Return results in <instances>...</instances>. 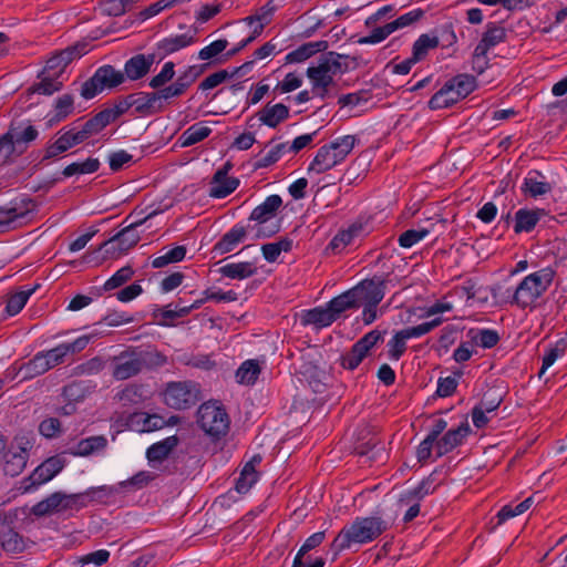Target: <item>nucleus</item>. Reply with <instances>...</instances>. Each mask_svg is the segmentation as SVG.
I'll return each instance as SVG.
<instances>
[{"label": "nucleus", "mask_w": 567, "mask_h": 567, "mask_svg": "<svg viewBox=\"0 0 567 567\" xmlns=\"http://www.w3.org/2000/svg\"><path fill=\"white\" fill-rule=\"evenodd\" d=\"M167 358L156 349L130 346L110 358L111 375L117 381H125L145 370L163 367Z\"/></svg>", "instance_id": "obj_1"}, {"label": "nucleus", "mask_w": 567, "mask_h": 567, "mask_svg": "<svg viewBox=\"0 0 567 567\" xmlns=\"http://www.w3.org/2000/svg\"><path fill=\"white\" fill-rule=\"evenodd\" d=\"M390 527V524L381 516L372 515L355 517L350 524L344 525L330 544L333 559L352 546L365 545L375 540Z\"/></svg>", "instance_id": "obj_2"}, {"label": "nucleus", "mask_w": 567, "mask_h": 567, "mask_svg": "<svg viewBox=\"0 0 567 567\" xmlns=\"http://www.w3.org/2000/svg\"><path fill=\"white\" fill-rule=\"evenodd\" d=\"M556 276L553 267H544L523 278L513 290H507L505 302L517 306L519 309H533L538 299L548 290Z\"/></svg>", "instance_id": "obj_3"}, {"label": "nucleus", "mask_w": 567, "mask_h": 567, "mask_svg": "<svg viewBox=\"0 0 567 567\" xmlns=\"http://www.w3.org/2000/svg\"><path fill=\"white\" fill-rule=\"evenodd\" d=\"M386 280L382 277L374 276L361 280L350 290L355 306L362 310V321L369 326L378 319V306L385 296Z\"/></svg>", "instance_id": "obj_4"}, {"label": "nucleus", "mask_w": 567, "mask_h": 567, "mask_svg": "<svg viewBox=\"0 0 567 567\" xmlns=\"http://www.w3.org/2000/svg\"><path fill=\"white\" fill-rule=\"evenodd\" d=\"M282 206V198L277 195H270L256 206L250 216L248 227L254 233L255 239H265L278 234L281 229V220L277 218V213Z\"/></svg>", "instance_id": "obj_5"}, {"label": "nucleus", "mask_w": 567, "mask_h": 567, "mask_svg": "<svg viewBox=\"0 0 567 567\" xmlns=\"http://www.w3.org/2000/svg\"><path fill=\"white\" fill-rule=\"evenodd\" d=\"M358 138L355 135H344L337 137L329 144L322 145L318 151L308 171L316 174H322L339 165L352 152Z\"/></svg>", "instance_id": "obj_6"}, {"label": "nucleus", "mask_w": 567, "mask_h": 567, "mask_svg": "<svg viewBox=\"0 0 567 567\" xmlns=\"http://www.w3.org/2000/svg\"><path fill=\"white\" fill-rule=\"evenodd\" d=\"M200 390L193 381L168 382L163 392L165 404L174 410H187L197 404Z\"/></svg>", "instance_id": "obj_7"}, {"label": "nucleus", "mask_w": 567, "mask_h": 567, "mask_svg": "<svg viewBox=\"0 0 567 567\" xmlns=\"http://www.w3.org/2000/svg\"><path fill=\"white\" fill-rule=\"evenodd\" d=\"M124 73L113 65L104 64L97 68L94 74L87 79L81 87V96L91 100L104 90H112L123 84Z\"/></svg>", "instance_id": "obj_8"}, {"label": "nucleus", "mask_w": 567, "mask_h": 567, "mask_svg": "<svg viewBox=\"0 0 567 567\" xmlns=\"http://www.w3.org/2000/svg\"><path fill=\"white\" fill-rule=\"evenodd\" d=\"M199 427L213 439H219L227 434L229 430V416L221 405L216 403H203L198 411Z\"/></svg>", "instance_id": "obj_9"}, {"label": "nucleus", "mask_w": 567, "mask_h": 567, "mask_svg": "<svg viewBox=\"0 0 567 567\" xmlns=\"http://www.w3.org/2000/svg\"><path fill=\"white\" fill-rule=\"evenodd\" d=\"M442 322L443 319L441 317H436L417 326L396 331L386 343L389 359L392 361H399L406 351V341L409 339L420 338L441 326Z\"/></svg>", "instance_id": "obj_10"}, {"label": "nucleus", "mask_w": 567, "mask_h": 567, "mask_svg": "<svg viewBox=\"0 0 567 567\" xmlns=\"http://www.w3.org/2000/svg\"><path fill=\"white\" fill-rule=\"evenodd\" d=\"M101 336V331L93 329L91 332L82 334L71 342H62L52 349L42 350L49 370L63 364L66 361L68 355L80 353L91 341L100 338Z\"/></svg>", "instance_id": "obj_11"}, {"label": "nucleus", "mask_w": 567, "mask_h": 567, "mask_svg": "<svg viewBox=\"0 0 567 567\" xmlns=\"http://www.w3.org/2000/svg\"><path fill=\"white\" fill-rule=\"evenodd\" d=\"M83 142L78 126L63 127L55 134L53 141L48 142L42 162L55 158Z\"/></svg>", "instance_id": "obj_12"}, {"label": "nucleus", "mask_w": 567, "mask_h": 567, "mask_svg": "<svg viewBox=\"0 0 567 567\" xmlns=\"http://www.w3.org/2000/svg\"><path fill=\"white\" fill-rule=\"evenodd\" d=\"M32 446V442L24 436L14 440V444L4 454L3 470L7 475L14 477L24 470Z\"/></svg>", "instance_id": "obj_13"}, {"label": "nucleus", "mask_w": 567, "mask_h": 567, "mask_svg": "<svg viewBox=\"0 0 567 567\" xmlns=\"http://www.w3.org/2000/svg\"><path fill=\"white\" fill-rule=\"evenodd\" d=\"M64 465V460L60 456L47 458L24 480V492H32L40 485L48 483L63 470Z\"/></svg>", "instance_id": "obj_14"}, {"label": "nucleus", "mask_w": 567, "mask_h": 567, "mask_svg": "<svg viewBox=\"0 0 567 567\" xmlns=\"http://www.w3.org/2000/svg\"><path fill=\"white\" fill-rule=\"evenodd\" d=\"M289 117V107L282 103H267L254 116L247 120V126L255 128L260 125H266L270 128H276L280 123Z\"/></svg>", "instance_id": "obj_15"}, {"label": "nucleus", "mask_w": 567, "mask_h": 567, "mask_svg": "<svg viewBox=\"0 0 567 567\" xmlns=\"http://www.w3.org/2000/svg\"><path fill=\"white\" fill-rule=\"evenodd\" d=\"M197 32L195 30H189L185 33L181 34H171L162 40H159L153 50V54L156 58L157 62H161L166 56L176 53L196 41Z\"/></svg>", "instance_id": "obj_16"}, {"label": "nucleus", "mask_w": 567, "mask_h": 567, "mask_svg": "<svg viewBox=\"0 0 567 567\" xmlns=\"http://www.w3.org/2000/svg\"><path fill=\"white\" fill-rule=\"evenodd\" d=\"M86 53V44H75L56 52L48 59L42 72L51 75L63 76L66 66L75 59H80Z\"/></svg>", "instance_id": "obj_17"}, {"label": "nucleus", "mask_w": 567, "mask_h": 567, "mask_svg": "<svg viewBox=\"0 0 567 567\" xmlns=\"http://www.w3.org/2000/svg\"><path fill=\"white\" fill-rule=\"evenodd\" d=\"M231 164L227 162L216 171L209 183V196L213 198H225L237 189L239 179L228 175Z\"/></svg>", "instance_id": "obj_18"}, {"label": "nucleus", "mask_w": 567, "mask_h": 567, "mask_svg": "<svg viewBox=\"0 0 567 567\" xmlns=\"http://www.w3.org/2000/svg\"><path fill=\"white\" fill-rule=\"evenodd\" d=\"M471 433L468 422L463 421L456 429L446 431L441 439L436 442V457H442L452 452L457 446L462 445L465 439Z\"/></svg>", "instance_id": "obj_19"}, {"label": "nucleus", "mask_w": 567, "mask_h": 567, "mask_svg": "<svg viewBox=\"0 0 567 567\" xmlns=\"http://www.w3.org/2000/svg\"><path fill=\"white\" fill-rule=\"evenodd\" d=\"M157 62L153 52L150 54H135L130 58L125 64L124 70V80L128 79L131 81H137L143 79L152 69L153 64Z\"/></svg>", "instance_id": "obj_20"}, {"label": "nucleus", "mask_w": 567, "mask_h": 567, "mask_svg": "<svg viewBox=\"0 0 567 567\" xmlns=\"http://www.w3.org/2000/svg\"><path fill=\"white\" fill-rule=\"evenodd\" d=\"M49 371L47 360L42 351H39L28 362L21 364L18 369L10 368L6 371L7 378L13 380L17 374L22 373L23 380H31Z\"/></svg>", "instance_id": "obj_21"}, {"label": "nucleus", "mask_w": 567, "mask_h": 567, "mask_svg": "<svg viewBox=\"0 0 567 567\" xmlns=\"http://www.w3.org/2000/svg\"><path fill=\"white\" fill-rule=\"evenodd\" d=\"M248 233H252L247 226L236 224L214 245L213 251L218 255H225L233 251L240 243H243Z\"/></svg>", "instance_id": "obj_22"}, {"label": "nucleus", "mask_w": 567, "mask_h": 567, "mask_svg": "<svg viewBox=\"0 0 567 567\" xmlns=\"http://www.w3.org/2000/svg\"><path fill=\"white\" fill-rule=\"evenodd\" d=\"M6 134L9 135V138L14 143L17 155L19 156L28 150L30 143L38 138L39 131L31 124L24 127H22V125H11Z\"/></svg>", "instance_id": "obj_23"}, {"label": "nucleus", "mask_w": 567, "mask_h": 567, "mask_svg": "<svg viewBox=\"0 0 567 567\" xmlns=\"http://www.w3.org/2000/svg\"><path fill=\"white\" fill-rule=\"evenodd\" d=\"M130 95L132 107L137 114L154 115L164 109V105L158 104L155 92H137Z\"/></svg>", "instance_id": "obj_24"}, {"label": "nucleus", "mask_w": 567, "mask_h": 567, "mask_svg": "<svg viewBox=\"0 0 567 567\" xmlns=\"http://www.w3.org/2000/svg\"><path fill=\"white\" fill-rule=\"evenodd\" d=\"M546 215L542 208L528 209L520 208L515 213L514 231L516 234L530 233L538 221Z\"/></svg>", "instance_id": "obj_25"}, {"label": "nucleus", "mask_w": 567, "mask_h": 567, "mask_svg": "<svg viewBox=\"0 0 567 567\" xmlns=\"http://www.w3.org/2000/svg\"><path fill=\"white\" fill-rule=\"evenodd\" d=\"M553 186L546 181V176L539 171H530L524 178L522 190L533 198H537L550 193Z\"/></svg>", "instance_id": "obj_26"}, {"label": "nucleus", "mask_w": 567, "mask_h": 567, "mask_svg": "<svg viewBox=\"0 0 567 567\" xmlns=\"http://www.w3.org/2000/svg\"><path fill=\"white\" fill-rule=\"evenodd\" d=\"M329 47L328 41L326 40H319V41H311L301 44L297 49L289 52L285 60L286 63H301L306 60L310 59L317 53L324 52Z\"/></svg>", "instance_id": "obj_27"}, {"label": "nucleus", "mask_w": 567, "mask_h": 567, "mask_svg": "<svg viewBox=\"0 0 567 567\" xmlns=\"http://www.w3.org/2000/svg\"><path fill=\"white\" fill-rule=\"evenodd\" d=\"M507 32L504 27L496 22H488L485 25V30L482 33L480 42L476 44L477 48L488 52L498 44L506 41Z\"/></svg>", "instance_id": "obj_28"}, {"label": "nucleus", "mask_w": 567, "mask_h": 567, "mask_svg": "<svg viewBox=\"0 0 567 567\" xmlns=\"http://www.w3.org/2000/svg\"><path fill=\"white\" fill-rule=\"evenodd\" d=\"M333 322L334 319L327 305L306 310L301 316V323L303 326H312L317 330L327 328Z\"/></svg>", "instance_id": "obj_29"}, {"label": "nucleus", "mask_w": 567, "mask_h": 567, "mask_svg": "<svg viewBox=\"0 0 567 567\" xmlns=\"http://www.w3.org/2000/svg\"><path fill=\"white\" fill-rule=\"evenodd\" d=\"M349 55L329 51L320 55L318 63L334 78L338 74H343L349 71Z\"/></svg>", "instance_id": "obj_30"}, {"label": "nucleus", "mask_w": 567, "mask_h": 567, "mask_svg": "<svg viewBox=\"0 0 567 567\" xmlns=\"http://www.w3.org/2000/svg\"><path fill=\"white\" fill-rule=\"evenodd\" d=\"M178 437L176 435H172L159 442L152 444L146 450V458L148 460L150 463L163 462L178 445Z\"/></svg>", "instance_id": "obj_31"}, {"label": "nucleus", "mask_w": 567, "mask_h": 567, "mask_svg": "<svg viewBox=\"0 0 567 567\" xmlns=\"http://www.w3.org/2000/svg\"><path fill=\"white\" fill-rule=\"evenodd\" d=\"M261 373V365L257 359L244 361L236 370L235 378L239 384L254 385Z\"/></svg>", "instance_id": "obj_32"}, {"label": "nucleus", "mask_w": 567, "mask_h": 567, "mask_svg": "<svg viewBox=\"0 0 567 567\" xmlns=\"http://www.w3.org/2000/svg\"><path fill=\"white\" fill-rule=\"evenodd\" d=\"M151 216L152 215H148L144 219L134 221V223L130 224L127 227L123 228L117 234H115V237H116V239L118 241V245H120V248H118L120 252H126L127 254V251L131 248H133L135 245H137V243L140 241L141 237L136 233V228L138 226H141L142 224H144Z\"/></svg>", "instance_id": "obj_33"}, {"label": "nucleus", "mask_w": 567, "mask_h": 567, "mask_svg": "<svg viewBox=\"0 0 567 567\" xmlns=\"http://www.w3.org/2000/svg\"><path fill=\"white\" fill-rule=\"evenodd\" d=\"M219 272L226 278L243 280L254 276L257 267L251 261L231 262L220 267Z\"/></svg>", "instance_id": "obj_34"}, {"label": "nucleus", "mask_w": 567, "mask_h": 567, "mask_svg": "<svg viewBox=\"0 0 567 567\" xmlns=\"http://www.w3.org/2000/svg\"><path fill=\"white\" fill-rule=\"evenodd\" d=\"M107 445V440L103 435L90 436L81 440L72 449L71 454L74 456H89L95 452L103 451Z\"/></svg>", "instance_id": "obj_35"}, {"label": "nucleus", "mask_w": 567, "mask_h": 567, "mask_svg": "<svg viewBox=\"0 0 567 567\" xmlns=\"http://www.w3.org/2000/svg\"><path fill=\"white\" fill-rule=\"evenodd\" d=\"M327 306L334 321L342 318L347 311L358 309L350 290L332 298Z\"/></svg>", "instance_id": "obj_36"}, {"label": "nucleus", "mask_w": 567, "mask_h": 567, "mask_svg": "<svg viewBox=\"0 0 567 567\" xmlns=\"http://www.w3.org/2000/svg\"><path fill=\"white\" fill-rule=\"evenodd\" d=\"M212 133V128L205 125L204 122H198L186 128L179 136V142L183 147L195 145Z\"/></svg>", "instance_id": "obj_37"}, {"label": "nucleus", "mask_w": 567, "mask_h": 567, "mask_svg": "<svg viewBox=\"0 0 567 567\" xmlns=\"http://www.w3.org/2000/svg\"><path fill=\"white\" fill-rule=\"evenodd\" d=\"M38 78L40 81L32 85L33 93L52 95L63 87L64 80L58 75H51L41 71Z\"/></svg>", "instance_id": "obj_38"}, {"label": "nucleus", "mask_w": 567, "mask_h": 567, "mask_svg": "<svg viewBox=\"0 0 567 567\" xmlns=\"http://www.w3.org/2000/svg\"><path fill=\"white\" fill-rule=\"evenodd\" d=\"M454 89L446 81L445 84L430 99L431 110H441L456 104L461 99L455 97Z\"/></svg>", "instance_id": "obj_39"}, {"label": "nucleus", "mask_w": 567, "mask_h": 567, "mask_svg": "<svg viewBox=\"0 0 567 567\" xmlns=\"http://www.w3.org/2000/svg\"><path fill=\"white\" fill-rule=\"evenodd\" d=\"M0 543L7 553L18 554L24 549L23 538L9 526H2L0 529Z\"/></svg>", "instance_id": "obj_40"}, {"label": "nucleus", "mask_w": 567, "mask_h": 567, "mask_svg": "<svg viewBox=\"0 0 567 567\" xmlns=\"http://www.w3.org/2000/svg\"><path fill=\"white\" fill-rule=\"evenodd\" d=\"M447 82L454 89L455 97L461 100L468 96L476 87L475 76L467 73L457 74Z\"/></svg>", "instance_id": "obj_41"}, {"label": "nucleus", "mask_w": 567, "mask_h": 567, "mask_svg": "<svg viewBox=\"0 0 567 567\" xmlns=\"http://www.w3.org/2000/svg\"><path fill=\"white\" fill-rule=\"evenodd\" d=\"M293 241L289 237H282L276 243H268L261 246L264 258L268 262H275L281 252H289L292 249Z\"/></svg>", "instance_id": "obj_42"}, {"label": "nucleus", "mask_w": 567, "mask_h": 567, "mask_svg": "<svg viewBox=\"0 0 567 567\" xmlns=\"http://www.w3.org/2000/svg\"><path fill=\"white\" fill-rule=\"evenodd\" d=\"M38 287L39 285H35L9 296L4 308L6 313L10 317L18 315L23 309L29 298L35 292Z\"/></svg>", "instance_id": "obj_43"}, {"label": "nucleus", "mask_w": 567, "mask_h": 567, "mask_svg": "<svg viewBox=\"0 0 567 567\" xmlns=\"http://www.w3.org/2000/svg\"><path fill=\"white\" fill-rule=\"evenodd\" d=\"M100 166L99 158L89 157L84 162L69 164L62 171V175L68 178L74 175L93 174L100 169Z\"/></svg>", "instance_id": "obj_44"}, {"label": "nucleus", "mask_w": 567, "mask_h": 567, "mask_svg": "<svg viewBox=\"0 0 567 567\" xmlns=\"http://www.w3.org/2000/svg\"><path fill=\"white\" fill-rule=\"evenodd\" d=\"M28 213V208L17 204L9 207H0V231L9 229L17 220L25 218Z\"/></svg>", "instance_id": "obj_45"}, {"label": "nucleus", "mask_w": 567, "mask_h": 567, "mask_svg": "<svg viewBox=\"0 0 567 567\" xmlns=\"http://www.w3.org/2000/svg\"><path fill=\"white\" fill-rule=\"evenodd\" d=\"M440 45L437 37H431L426 33L421 34L412 47V55L414 60L419 62L424 60L430 50L436 49Z\"/></svg>", "instance_id": "obj_46"}, {"label": "nucleus", "mask_w": 567, "mask_h": 567, "mask_svg": "<svg viewBox=\"0 0 567 567\" xmlns=\"http://www.w3.org/2000/svg\"><path fill=\"white\" fill-rule=\"evenodd\" d=\"M110 123L106 121L105 116L102 112H99L93 117L87 120L81 126H78V131L82 136L83 141H86L91 136L99 134L103 131Z\"/></svg>", "instance_id": "obj_47"}, {"label": "nucleus", "mask_w": 567, "mask_h": 567, "mask_svg": "<svg viewBox=\"0 0 567 567\" xmlns=\"http://www.w3.org/2000/svg\"><path fill=\"white\" fill-rule=\"evenodd\" d=\"M60 492L52 493L47 498L33 505L31 513L38 517H43L53 513H60Z\"/></svg>", "instance_id": "obj_48"}, {"label": "nucleus", "mask_w": 567, "mask_h": 567, "mask_svg": "<svg viewBox=\"0 0 567 567\" xmlns=\"http://www.w3.org/2000/svg\"><path fill=\"white\" fill-rule=\"evenodd\" d=\"M566 351L567 338H560L548 349H546L545 354L543 357L539 374H543L547 369H549L556 362L557 359L561 358L565 354Z\"/></svg>", "instance_id": "obj_49"}, {"label": "nucleus", "mask_w": 567, "mask_h": 567, "mask_svg": "<svg viewBox=\"0 0 567 567\" xmlns=\"http://www.w3.org/2000/svg\"><path fill=\"white\" fill-rule=\"evenodd\" d=\"M306 74L310 80L312 89H323V86H331L333 84V76L319 63H317V65H310Z\"/></svg>", "instance_id": "obj_50"}, {"label": "nucleus", "mask_w": 567, "mask_h": 567, "mask_svg": "<svg viewBox=\"0 0 567 567\" xmlns=\"http://www.w3.org/2000/svg\"><path fill=\"white\" fill-rule=\"evenodd\" d=\"M144 386L141 384H127L117 394L116 399L123 405H135L144 401Z\"/></svg>", "instance_id": "obj_51"}, {"label": "nucleus", "mask_w": 567, "mask_h": 567, "mask_svg": "<svg viewBox=\"0 0 567 567\" xmlns=\"http://www.w3.org/2000/svg\"><path fill=\"white\" fill-rule=\"evenodd\" d=\"M116 493V489L112 486L102 485L95 487H89L84 492H82L83 496H85L86 506L93 503L104 504L107 502L110 497H112Z\"/></svg>", "instance_id": "obj_52"}, {"label": "nucleus", "mask_w": 567, "mask_h": 567, "mask_svg": "<svg viewBox=\"0 0 567 567\" xmlns=\"http://www.w3.org/2000/svg\"><path fill=\"white\" fill-rule=\"evenodd\" d=\"M187 249L185 246L179 245L171 248L165 254L155 257L152 260L153 268H163L169 264H175L182 261L186 256Z\"/></svg>", "instance_id": "obj_53"}, {"label": "nucleus", "mask_w": 567, "mask_h": 567, "mask_svg": "<svg viewBox=\"0 0 567 567\" xmlns=\"http://www.w3.org/2000/svg\"><path fill=\"white\" fill-rule=\"evenodd\" d=\"M133 422L142 423L141 432H152L156 430H161L166 425V421L157 415V414H146V413H134L131 416Z\"/></svg>", "instance_id": "obj_54"}, {"label": "nucleus", "mask_w": 567, "mask_h": 567, "mask_svg": "<svg viewBox=\"0 0 567 567\" xmlns=\"http://www.w3.org/2000/svg\"><path fill=\"white\" fill-rule=\"evenodd\" d=\"M287 152V143H280L272 146L268 152L260 153L255 162V168H266L278 162L282 154Z\"/></svg>", "instance_id": "obj_55"}, {"label": "nucleus", "mask_w": 567, "mask_h": 567, "mask_svg": "<svg viewBox=\"0 0 567 567\" xmlns=\"http://www.w3.org/2000/svg\"><path fill=\"white\" fill-rule=\"evenodd\" d=\"M472 342L481 348L491 349L499 341L497 331L492 329H480L470 331Z\"/></svg>", "instance_id": "obj_56"}, {"label": "nucleus", "mask_w": 567, "mask_h": 567, "mask_svg": "<svg viewBox=\"0 0 567 567\" xmlns=\"http://www.w3.org/2000/svg\"><path fill=\"white\" fill-rule=\"evenodd\" d=\"M156 478V474L150 471H140L128 480L120 483V486L125 489H142Z\"/></svg>", "instance_id": "obj_57"}, {"label": "nucleus", "mask_w": 567, "mask_h": 567, "mask_svg": "<svg viewBox=\"0 0 567 567\" xmlns=\"http://www.w3.org/2000/svg\"><path fill=\"white\" fill-rule=\"evenodd\" d=\"M61 501H60V513L66 512H78L84 507H86L85 496L81 493L75 494H64L60 492Z\"/></svg>", "instance_id": "obj_58"}, {"label": "nucleus", "mask_w": 567, "mask_h": 567, "mask_svg": "<svg viewBox=\"0 0 567 567\" xmlns=\"http://www.w3.org/2000/svg\"><path fill=\"white\" fill-rule=\"evenodd\" d=\"M134 275V270L131 266L126 265L122 268H120L111 278H109L103 289L105 291L114 290L121 286H123L125 282H127Z\"/></svg>", "instance_id": "obj_59"}, {"label": "nucleus", "mask_w": 567, "mask_h": 567, "mask_svg": "<svg viewBox=\"0 0 567 567\" xmlns=\"http://www.w3.org/2000/svg\"><path fill=\"white\" fill-rule=\"evenodd\" d=\"M130 109H132V104L131 95L128 94L122 99H118L112 107L102 110L101 112L105 116L106 121L109 123H112L115 120H117L121 115H123L125 112H127Z\"/></svg>", "instance_id": "obj_60"}, {"label": "nucleus", "mask_w": 567, "mask_h": 567, "mask_svg": "<svg viewBox=\"0 0 567 567\" xmlns=\"http://www.w3.org/2000/svg\"><path fill=\"white\" fill-rule=\"evenodd\" d=\"M365 357L367 354L353 344L349 351L341 354L340 364L343 369L353 371Z\"/></svg>", "instance_id": "obj_61"}, {"label": "nucleus", "mask_w": 567, "mask_h": 567, "mask_svg": "<svg viewBox=\"0 0 567 567\" xmlns=\"http://www.w3.org/2000/svg\"><path fill=\"white\" fill-rule=\"evenodd\" d=\"M429 234L430 230L427 228L408 229L399 236L398 243L403 248H411Z\"/></svg>", "instance_id": "obj_62"}, {"label": "nucleus", "mask_w": 567, "mask_h": 567, "mask_svg": "<svg viewBox=\"0 0 567 567\" xmlns=\"http://www.w3.org/2000/svg\"><path fill=\"white\" fill-rule=\"evenodd\" d=\"M435 486L431 477L422 480L417 486L405 492V498L409 501L416 499L417 502L425 496L433 494Z\"/></svg>", "instance_id": "obj_63"}, {"label": "nucleus", "mask_w": 567, "mask_h": 567, "mask_svg": "<svg viewBox=\"0 0 567 567\" xmlns=\"http://www.w3.org/2000/svg\"><path fill=\"white\" fill-rule=\"evenodd\" d=\"M303 83L302 76L296 72H290L285 75V78L278 82L275 87V91L285 94L290 93L297 89H299Z\"/></svg>", "instance_id": "obj_64"}]
</instances>
